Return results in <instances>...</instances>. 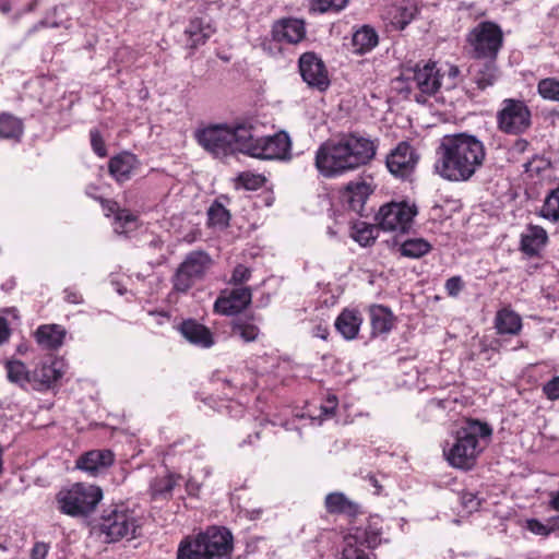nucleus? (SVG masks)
Returning <instances> with one entry per match:
<instances>
[{"label":"nucleus","mask_w":559,"mask_h":559,"mask_svg":"<svg viewBox=\"0 0 559 559\" xmlns=\"http://www.w3.org/2000/svg\"><path fill=\"white\" fill-rule=\"evenodd\" d=\"M538 95L546 100L559 103V78H545L537 83Z\"/></svg>","instance_id":"37998d69"},{"label":"nucleus","mask_w":559,"mask_h":559,"mask_svg":"<svg viewBox=\"0 0 559 559\" xmlns=\"http://www.w3.org/2000/svg\"><path fill=\"white\" fill-rule=\"evenodd\" d=\"M260 333L259 319L253 314L236 316L230 321V336L243 343L257 341Z\"/></svg>","instance_id":"412c9836"},{"label":"nucleus","mask_w":559,"mask_h":559,"mask_svg":"<svg viewBox=\"0 0 559 559\" xmlns=\"http://www.w3.org/2000/svg\"><path fill=\"white\" fill-rule=\"evenodd\" d=\"M136 216L127 210H117L114 222L115 233L122 235L128 231L130 225L134 224Z\"/></svg>","instance_id":"c03bdc74"},{"label":"nucleus","mask_w":559,"mask_h":559,"mask_svg":"<svg viewBox=\"0 0 559 559\" xmlns=\"http://www.w3.org/2000/svg\"><path fill=\"white\" fill-rule=\"evenodd\" d=\"M417 214L414 205L405 202H391L380 207L376 219L378 226L386 231L406 233Z\"/></svg>","instance_id":"ddd939ff"},{"label":"nucleus","mask_w":559,"mask_h":559,"mask_svg":"<svg viewBox=\"0 0 559 559\" xmlns=\"http://www.w3.org/2000/svg\"><path fill=\"white\" fill-rule=\"evenodd\" d=\"M211 257L204 251H192L178 266L174 276V289L188 292L195 282L201 281L212 266Z\"/></svg>","instance_id":"f8f14e48"},{"label":"nucleus","mask_w":559,"mask_h":559,"mask_svg":"<svg viewBox=\"0 0 559 559\" xmlns=\"http://www.w3.org/2000/svg\"><path fill=\"white\" fill-rule=\"evenodd\" d=\"M316 336L321 337L322 340H326L328 337V330L322 326L317 328Z\"/></svg>","instance_id":"338daca9"},{"label":"nucleus","mask_w":559,"mask_h":559,"mask_svg":"<svg viewBox=\"0 0 559 559\" xmlns=\"http://www.w3.org/2000/svg\"><path fill=\"white\" fill-rule=\"evenodd\" d=\"M491 433L492 429L488 424L476 419L467 420L455 432L453 442H447V445L443 448L447 461L456 468H472L476 457L481 452L479 438H489Z\"/></svg>","instance_id":"423d86ee"},{"label":"nucleus","mask_w":559,"mask_h":559,"mask_svg":"<svg viewBox=\"0 0 559 559\" xmlns=\"http://www.w3.org/2000/svg\"><path fill=\"white\" fill-rule=\"evenodd\" d=\"M7 377L10 382L24 388L32 384V372H29L24 362L20 360H11L5 364Z\"/></svg>","instance_id":"4c0bfd02"},{"label":"nucleus","mask_w":559,"mask_h":559,"mask_svg":"<svg viewBox=\"0 0 559 559\" xmlns=\"http://www.w3.org/2000/svg\"><path fill=\"white\" fill-rule=\"evenodd\" d=\"M252 300V289L239 286L223 289L214 302V311L223 316H239Z\"/></svg>","instance_id":"dca6fc26"},{"label":"nucleus","mask_w":559,"mask_h":559,"mask_svg":"<svg viewBox=\"0 0 559 559\" xmlns=\"http://www.w3.org/2000/svg\"><path fill=\"white\" fill-rule=\"evenodd\" d=\"M526 527L535 535L548 536L551 533L550 524L548 522L544 524L536 519L527 520Z\"/></svg>","instance_id":"603ef678"},{"label":"nucleus","mask_w":559,"mask_h":559,"mask_svg":"<svg viewBox=\"0 0 559 559\" xmlns=\"http://www.w3.org/2000/svg\"><path fill=\"white\" fill-rule=\"evenodd\" d=\"M549 507L555 511H559V490L551 495Z\"/></svg>","instance_id":"0e129e2a"},{"label":"nucleus","mask_w":559,"mask_h":559,"mask_svg":"<svg viewBox=\"0 0 559 559\" xmlns=\"http://www.w3.org/2000/svg\"><path fill=\"white\" fill-rule=\"evenodd\" d=\"M419 158L417 150L409 142L402 141L388 154L385 164L393 176L407 178L414 173Z\"/></svg>","instance_id":"2eb2a0df"},{"label":"nucleus","mask_w":559,"mask_h":559,"mask_svg":"<svg viewBox=\"0 0 559 559\" xmlns=\"http://www.w3.org/2000/svg\"><path fill=\"white\" fill-rule=\"evenodd\" d=\"M466 41L474 60L497 59L503 44V33L498 24L484 21L469 31Z\"/></svg>","instance_id":"9d476101"},{"label":"nucleus","mask_w":559,"mask_h":559,"mask_svg":"<svg viewBox=\"0 0 559 559\" xmlns=\"http://www.w3.org/2000/svg\"><path fill=\"white\" fill-rule=\"evenodd\" d=\"M91 136V145L93 147V151L95 154H97L99 157H104L107 155V150L105 146V143L103 141V138L97 129H92L90 131Z\"/></svg>","instance_id":"8fccbe9b"},{"label":"nucleus","mask_w":559,"mask_h":559,"mask_svg":"<svg viewBox=\"0 0 559 559\" xmlns=\"http://www.w3.org/2000/svg\"><path fill=\"white\" fill-rule=\"evenodd\" d=\"M547 241V231L542 226L530 224L521 235L520 249L531 258L537 257Z\"/></svg>","instance_id":"4be33fe9"},{"label":"nucleus","mask_w":559,"mask_h":559,"mask_svg":"<svg viewBox=\"0 0 559 559\" xmlns=\"http://www.w3.org/2000/svg\"><path fill=\"white\" fill-rule=\"evenodd\" d=\"M463 281L460 276H452L445 282V290L449 296L456 297L463 289Z\"/></svg>","instance_id":"5fc2aeb1"},{"label":"nucleus","mask_w":559,"mask_h":559,"mask_svg":"<svg viewBox=\"0 0 559 559\" xmlns=\"http://www.w3.org/2000/svg\"><path fill=\"white\" fill-rule=\"evenodd\" d=\"M49 544L36 542L31 550V559H45L49 551Z\"/></svg>","instance_id":"6e6d98bb"},{"label":"nucleus","mask_w":559,"mask_h":559,"mask_svg":"<svg viewBox=\"0 0 559 559\" xmlns=\"http://www.w3.org/2000/svg\"><path fill=\"white\" fill-rule=\"evenodd\" d=\"M238 181L247 190H257L262 187L264 177L251 173H242L239 175Z\"/></svg>","instance_id":"49530a36"},{"label":"nucleus","mask_w":559,"mask_h":559,"mask_svg":"<svg viewBox=\"0 0 559 559\" xmlns=\"http://www.w3.org/2000/svg\"><path fill=\"white\" fill-rule=\"evenodd\" d=\"M67 331L59 324L40 325L35 333L37 343L46 349H57L63 344Z\"/></svg>","instance_id":"cd10ccee"},{"label":"nucleus","mask_w":559,"mask_h":559,"mask_svg":"<svg viewBox=\"0 0 559 559\" xmlns=\"http://www.w3.org/2000/svg\"><path fill=\"white\" fill-rule=\"evenodd\" d=\"M362 323L361 313L353 309H344L335 320L336 331L345 340H354L357 337L360 325Z\"/></svg>","instance_id":"393cba45"},{"label":"nucleus","mask_w":559,"mask_h":559,"mask_svg":"<svg viewBox=\"0 0 559 559\" xmlns=\"http://www.w3.org/2000/svg\"><path fill=\"white\" fill-rule=\"evenodd\" d=\"M99 526L106 542L116 543L123 538H136L142 526V519L135 506L119 503L104 512Z\"/></svg>","instance_id":"0eeeda50"},{"label":"nucleus","mask_w":559,"mask_h":559,"mask_svg":"<svg viewBox=\"0 0 559 559\" xmlns=\"http://www.w3.org/2000/svg\"><path fill=\"white\" fill-rule=\"evenodd\" d=\"M370 193V186L366 182H352L346 187L343 198L353 212L364 216L366 215L365 204Z\"/></svg>","instance_id":"a878e982"},{"label":"nucleus","mask_w":559,"mask_h":559,"mask_svg":"<svg viewBox=\"0 0 559 559\" xmlns=\"http://www.w3.org/2000/svg\"><path fill=\"white\" fill-rule=\"evenodd\" d=\"M150 316L154 317L156 319V323L158 325H162L164 324L165 322H167L169 320V314L166 312V311H150L148 312Z\"/></svg>","instance_id":"680f3d73"},{"label":"nucleus","mask_w":559,"mask_h":559,"mask_svg":"<svg viewBox=\"0 0 559 559\" xmlns=\"http://www.w3.org/2000/svg\"><path fill=\"white\" fill-rule=\"evenodd\" d=\"M377 148V140L357 133L345 134L319 146L314 166L321 176L335 178L369 164L374 158Z\"/></svg>","instance_id":"f03ea898"},{"label":"nucleus","mask_w":559,"mask_h":559,"mask_svg":"<svg viewBox=\"0 0 559 559\" xmlns=\"http://www.w3.org/2000/svg\"><path fill=\"white\" fill-rule=\"evenodd\" d=\"M213 32L214 29L210 24L205 23L203 19L194 17L190 20L189 25L185 31L188 46L192 49L198 48L200 45L205 44Z\"/></svg>","instance_id":"c85d7f7f"},{"label":"nucleus","mask_w":559,"mask_h":559,"mask_svg":"<svg viewBox=\"0 0 559 559\" xmlns=\"http://www.w3.org/2000/svg\"><path fill=\"white\" fill-rule=\"evenodd\" d=\"M186 488L189 495H197L200 489V484L195 479L190 478L186 483Z\"/></svg>","instance_id":"e2e57ef3"},{"label":"nucleus","mask_w":559,"mask_h":559,"mask_svg":"<svg viewBox=\"0 0 559 559\" xmlns=\"http://www.w3.org/2000/svg\"><path fill=\"white\" fill-rule=\"evenodd\" d=\"M548 523L550 524L551 533L559 531V515L549 518Z\"/></svg>","instance_id":"69168bd1"},{"label":"nucleus","mask_w":559,"mask_h":559,"mask_svg":"<svg viewBox=\"0 0 559 559\" xmlns=\"http://www.w3.org/2000/svg\"><path fill=\"white\" fill-rule=\"evenodd\" d=\"M134 163L135 156L133 154H119L110 158L109 173L118 182H123L130 179Z\"/></svg>","instance_id":"c756f323"},{"label":"nucleus","mask_w":559,"mask_h":559,"mask_svg":"<svg viewBox=\"0 0 559 559\" xmlns=\"http://www.w3.org/2000/svg\"><path fill=\"white\" fill-rule=\"evenodd\" d=\"M63 294H64V297H63V298H64V300H66L68 304H72V305H80V304H82V302H83V297H82V295H81L78 290H75V289H73V288H70V287L66 288V289L63 290Z\"/></svg>","instance_id":"13d9d810"},{"label":"nucleus","mask_w":559,"mask_h":559,"mask_svg":"<svg viewBox=\"0 0 559 559\" xmlns=\"http://www.w3.org/2000/svg\"><path fill=\"white\" fill-rule=\"evenodd\" d=\"M528 146H530L528 141H526L525 139H518L514 141L511 150L513 153L522 154V153L526 152Z\"/></svg>","instance_id":"bf43d9fd"},{"label":"nucleus","mask_w":559,"mask_h":559,"mask_svg":"<svg viewBox=\"0 0 559 559\" xmlns=\"http://www.w3.org/2000/svg\"><path fill=\"white\" fill-rule=\"evenodd\" d=\"M418 14L416 0H402L396 7L394 23L400 29H404Z\"/></svg>","instance_id":"e433bc0d"},{"label":"nucleus","mask_w":559,"mask_h":559,"mask_svg":"<svg viewBox=\"0 0 559 559\" xmlns=\"http://www.w3.org/2000/svg\"><path fill=\"white\" fill-rule=\"evenodd\" d=\"M230 219V214L225 206L218 202L214 201L211 206L207 209V224L211 227L224 229L228 226Z\"/></svg>","instance_id":"ea45409f"},{"label":"nucleus","mask_w":559,"mask_h":559,"mask_svg":"<svg viewBox=\"0 0 559 559\" xmlns=\"http://www.w3.org/2000/svg\"><path fill=\"white\" fill-rule=\"evenodd\" d=\"M495 326L499 334L515 335L522 329V320L515 311L503 308L496 314Z\"/></svg>","instance_id":"7c9ffc66"},{"label":"nucleus","mask_w":559,"mask_h":559,"mask_svg":"<svg viewBox=\"0 0 559 559\" xmlns=\"http://www.w3.org/2000/svg\"><path fill=\"white\" fill-rule=\"evenodd\" d=\"M115 454L108 449L91 450L76 460V467L90 476L104 473L114 464Z\"/></svg>","instance_id":"6ab92c4d"},{"label":"nucleus","mask_w":559,"mask_h":559,"mask_svg":"<svg viewBox=\"0 0 559 559\" xmlns=\"http://www.w3.org/2000/svg\"><path fill=\"white\" fill-rule=\"evenodd\" d=\"M443 78L444 74H441L436 62H419L413 68L405 69L392 82V88L405 99L430 105L431 99L439 100Z\"/></svg>","instance_id":"7ed1b4c3"},{"label":"nucleus","mask_w":559,"mask_h":559,"mask_svg":"<svg viewBox=\"0 0 559 559\" xmlns=\"http://www.w3.org/2000/svg\"><path fill=\"white\" fill-rule=\"evenodd\" d=\"M299 72L302 80L319 91H325L330 81L324 62L314 52H305L299 58Z\"/></svg>","instance_id":"f3484780"},{"label":"nucleus","mask_w":559,"mask_h":559,"mask_svg":"<svg viewBox=\"0 0 559 559\" xmlns=\"http://www.w3.org/2000/svg\"><path fill=\"white\" fill-rule=\"evenodd\" d=\"M179 331L188 342L195 346L210 348L214 345L212 332L205 325L197 322L195 320H185L180 324Z\"/></svg>","instance_id":"b1692460"},{"label":"nucleus","mask_w":559,"mask_h":559,"mask_svg":"<svg viewBox=\"0 0 559 559\" xmlns=\"http://www.w3.org/2000/svg\"><path fill=\"white\" fill-rule=\"evenodd\" d=\"M223 407L225 408L227 414L234 418L241 417L245 413L243 405L237 401L230 400Z\"/></svg>","instance_id":"4d7b16f0"},{"label":"nucleus","mask_w":559,"mask_h":559,"mask_svg":"<svg viewBox=\"0 0 559 559\" xmlns=\"http://www.w3.org/2000/svg\"><path fill=\"white\" fill-rule=\"evenodd\" d=\"M380 542V534L371 526L353 527L344 537V548L340 559H369L367 549H373Z\"/></svg>","instance_id":"4468645a"},{"label":"nucleus","mask_w":559,"mask_h":559,"mask_svg":"<svg viewBox=\"0 0 559 559\" xmlns=\"http://www.w3.org/2000/svg\"><path fill=\"white\" fill-rule=\"evenodd\" d=\"M325 509L331 514H344L354 518L360 513V507L349 500L343 492H331L324 500Z\"/></svg>","instance_id":"bb28decb"},{"label":"nucleus","mask_w":559,"mask_h":559,"mask_svg":"<svg viewBox=\"0 0 559 559\" xmlns=\"http://www.w3.org/2000/svg\"><path fill=\"white\" fill-rule=\"evenodd\" d=\"M336 406H337L336 396L330 395L326 399L325 403L323 405H321V407H320V414L318 415V418L320 419V421L332 417L335 413Z\"/></svg>","instance_id":"3c124183"},{"label":"nucleus","mask_w":559,"mask_h":559,"mask_svg":"<svg viewBox=\"0 0 559 559\" xmlns=\"http://www.w3.org/2000/svg\"><path fill=\"white\" fill-rule=\"evenodd\" d=\"M370 323L373 335L388 333L393 326L392 312L383 306H373L370 309Z\"/></svg>","instance_id":"473e14b6"},{"label":"nucleus","mask_w":559,"mask_h":559,"mask_svg":"<svg viewBox=\"0 0 559 559\" xmlns=\"http://www.w3.org/2000/svg\"><path fill=\"white\" fill-rule=\"evenodd\" d=\"M543 393L550 401L559 400V376L554 377L543 385Z\"/></svg>","instance_id":"864d4df0"},{"label":"nucleus","mask_w":559,"mask_h":559,"mask_svg":"<svg viewBox=\"0 0 559 559\" xmlns=\"http://www.w3.org/2000/svg\"><path fill=\"white\" fill-rule=\"evenodd\" d=\"M252 275V271L250 267L243 264H237L231 272L230 278L228 280V284L234 287L245 286Z\"/></svg>","instance_id":"a18cd8bd"},{"label":"nucleus","mask_w":559,"mask_h":559,"mask_svg":"<svg viewBox=\"0 0 559 559\" xmlns=\"http://www.w3.org/2000/svg\"><path fill=\"white\" fill-rule=\"evenodd\" d=\"M10 335L8 322L4 318L0 317V344L4 343Z\"/></svg>","instance_id":"052dcab7"},{"label":"nucleus","mask_w":559,"mask_h":559,"mask_svg":"<svg viewBox=\"0 0 559 559\" xmlns=\"http://www.w3.org/2000/svg\"><path fill=\"white\" fill-rule=\"evenodd\" d=\"M200 146L216 158H224L237 153L245 154V146L250 136V123L210 124L194 133Z\"/></svg>","instance_id":"20e7f679"},{"label":"nucleus","mask_w":559,"mask_h":559,"mask_svg":"<svg viewBox=\"0 0 559 559\" xmlns=\"http://www.w3.org/2000/svg\"><path fill=\"white\" fill-rule=\"evenodd\" d=\"M460 69L456 66H449L447 71L441 72V74H444V78L442 79V87L445 90H452L454 88L460 80Z\"/></svg>","instance_id":"de8ad7c7"},{"label":"nucleus","mask_w":559,"mask_h":559,"mask_svg":"<svg viewBox=\"0 0 559 559\" xmlns=\"http://www.w3.org/2000/svg\"><path fill=\"white\" fill-rule=\"evenodd\" d=\"M378 227L365 222H356L352 226L350 236L361 247H369L378 238Z\"/></svg>","instance_id":"f704fd0d"},{"label":"nucleus","mask_w":559,"mask_h":559,"mask_svg":"<svg viewBox=\"0 0 559 559\" xmlns=\"http://www.w3.org/2000/svg\"><path fill=\"white\" fill-rule=\"evenodd\" d=\"M486 146L476 135L447 134L436 150L435 173L450 182H466L484 166Z\"/></svg>","instance_id":"f257e3e1"},{"label":"nucleus","mask_w":559,"mask_h":559,"mask_svg":"<svg viewBox=\"0 0 559 559\" xmlns=\"http://www.w3.org/2000/svg\"><path fill=\"white\" fill-rule=\"evenodd\" d=\"M306 4L312 14L340 13L347 7L348 0H306Z\"/></svg>","instance_id":"58836bf2"},{"label":"nucleus","mask_w":559,"mask_h":559,"mask_svg":"<svg viewBox=\"0 0 559 559\" xmlns=\"http://www.w3.org/2000/svg\"><path fill=\"white\" fill-rule=\"evenodd\" d=\"M272 36L276 41L298 44L306 36L305 23L301 20L293 17L282 19L274 23Z\"/></svg>","instance_id":"aec40b11"},{"label":"nucleus","mask_w":559,"mask_h":559,"mask_svg":"<svg viewBox=\"0 0 559 559\" xmlns=\"http://www.w3.org/2000/svg\"><path fill=\"white\" fill-rule=\"evenodd\" d=\"M103 499V490L94 485L78 483L61 489L56 500L61 513L78 518L93 513Z\"/></svg>","instance_id":"6e6552de"},{"label":"nucleus","mask_w":559,"mask_h":559,"mask_svg":"<svg viewBox=\"0 0 559 559\" xmlns=\"http://www.w3.org/2000/svg\"><path fill=\"white\" fill-rule=\"evenodd\" d=\"M461 502L467 512H474L479 509L481 500L477 493L465 491L461 496Z\"/></svg>","instance_id":"09e8293b"},{"label":"nucleus","mask_w":559,"mask_h":559,"mask_svg":"<svg viewBox=\"0 0 559 559\" xmlns=\"http://www.w3.org/2000/svg\"><path fill=\"white\" fill-rule=\"evenodd\" d=\"M23 121L11 114L0 115V139L20 141L23 135Z\"/></svg>","instance_id":"72a5a7b5"},{"label":"nucleus","mask_w":559,"mask_h":559,"mask_svg":"<svg viewBox=\"0 0 559 559\" xmlns=\"http://www.w3.org/2000/svg\"><path fill=\"white\" fill-rule=\"evenodd\" d=\"M234 538L225 527L211 526L181 539L177 559H231Z\"/></svg>","instance_id":"39448f33"},{"label":"nucleus","mask_w":559,"mask_h":559,"mask_svg":"<svg viewBox=\"0 0 559 559\" xmlns=\"http://www.w3.org/2000/svg\"><path fill=\"white\" fill-rule=\"evenodd\" d=\"M401 254L407 258L418 259L431 250L429 242L421 238L405 240L401 246Z\"/></svg>","instance_id":"79ce46f5"},{"label":"nucleus","mask_w":559,"mask_h":559,"mask_svg":"<svg viewBox=\"0 0 559 559\" xmlns=\"http://www.w3.org/2000/svg\"><path fill=\"white\" fill-rule=\"evenodd\" d=\"M180 476L169 474L164 477L155 478L151 484V495L153 499H168L171 497Z\"/></svg>","instance_id":"c9c22d12"},{"label":"nucleus","mask_w":559,"mask_h":559,"mask_svg":"<svg viewBox=\"0 0 559 559\" xmlns=\"http://www.w3.org/2000/svg\"><path fill=\"white\" fill-rule=\"evenodd\" d=\"M245 155L260 159L289 160L292 159V140L286 131L273 135L257 136L250 123V136L245 146Z\"/></svg>","instance_id":"1a4fd4ad"},{"label":"nucleus","mask_w":559,"mask_h":559,"mask_svg":"<svg viewBox=\"0 0 559 559\" xmlns=\"http://www.w3.org/2000/svg\"><path fill=\"white\" fill-rule=\"evenodd\" d=\"M66 372L62 359H51L37 366L32 371V385L37 391L52 389Z\"/></svg>","instance_id":"a211bd4d"},{"label":"nucleus","mask_w":559,"mask_h":559,"mask_svg":"<svg viewBox=\"0 0 559 559\" xmlns=\"http://www.w3.org/2000/svg\"><path fill=\"white\" fill-rule=\"evenodd\" d=\"M0 11L4 14L9 13L11 11V5L9 2H1L0 3Z\"/></svg>","instance_id":"774afa93"},{"label":"nucleus","mask_w":559,"mask_h":559,"mask_svg":"<svg viewBox=\"0 0 559 559\" xmlns=\"http://www.w3.org/2000/svg\"><path fill=\"white\" fill-rule=\"evenodd\" d=\"M471 73L479 90L492 86L500 76L496 59L475 60L471 66Z\"/></svg>","instance_id":"5701e85b"},{"label":"nucleus","mask_w":559,"mask_h":559,"mask_svg":"<svg viewBox=\"0 0 559 559\" xmlns=\"http://www.w3.org/2000/svg\"><path fill=\"white\" fill-rule=\"evenodd\" d=\"M539 215L550 222H559V186L547 193Z\"/></svg>","instance_id":"a19ab883"},{"label":"nucleus","mask_w":559,"mask_h":559,"mask_svg":"<svg viewBox=\"0 0 559 559\" xmlns=\"http://www.w3.org/2000/svg\"><path fill=\"white\" fill-rule=\"evenodd\" d=\"M497 124L506 134H523L532 126V112L523 100L506 98L497 112Z\"/></svg>","instance_id":"9b49d317"},{"label":"nucleus","mask_w":559,"mask_h":559,"mask_svg":"<svg viewBox=\"0 0 559 559\" xmlns=\"http://www.w3.org/2000/svg\"><path fill=\"white\" fill-rule=\"evenodd\" d=\"M352 44L355 53L364 55L377 46L378 34L372 27L364 25L354 33Z\"/></svg>","instance_id":"2f4dec72"}]
</instances>
